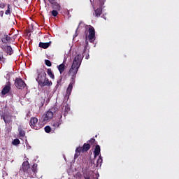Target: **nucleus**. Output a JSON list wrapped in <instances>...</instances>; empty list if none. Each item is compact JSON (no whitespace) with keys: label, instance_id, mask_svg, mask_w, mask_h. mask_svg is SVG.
<instances>
[{"label":"nucleus","instance_id":"f257e3e1","mask_svg":"<svg viewBox=\"0 0 179 179\" xmlns=\"http://www.w3.org/2000/svg\"><path fill=\"white\" fill-rule=\"evenodd\" d=\"M81 64L82 55H77L75 57L71 67L69 71V76H71V80L67 87L66 94L64 96V101L65 100H69V96H71V93H72V89H73V85H75L76 82L75 79H76V75L78 74V71H79V68H80Z\"/></svg>","mask_w":179,"mask_h":179},{"label":"nucleus","instance_id":"f03ea898","mask_svg":"<svg viewBox=\"0 0 179 179\" xmlns=\"http://www.w3.org/2000/svg\"><path fill=\"white\" fill-rule=\"evenodd\" d=\"M37 75L36 82H38V88L43 89L45 86V66L44 63H41L37 69Z\"/></svg>","mask_w":179,"mask_h":179},{"label":"nucleus","instance_id":"7ed1b4c3","mask_svg":"<svg viewBox=\"0 0 179 179\" xmlns=\"http://www.w3.org/2000/svg\"><path fill=\"white\" fill-rule=\"evenodd\" d=\"M20 171L24 174H27V176H30V177H36V174L37 173V164H34L31 169L30 168V164H29V161H25L22 163V168L20 170Z\"/></svg>","mask_w":179,"mask_h":179},{"label":"nucleus","instance_id":"20e7f679","mask_svg":"<svg viewBox=\"0 0 179 179\" xmlns=\"http://www.w3.org/2000/svg\"><path fill=\"white\" fill-rule=\"evenodd\" d=\"M86 31H88V38L90 43H93L94 41V38H96V31L94 30V27L92 25H86L85 26Z\"/></svg>","mask_w":179,"mask_h":179},{"label":"nucleus","instance_id":"39448f33","mask_svg":"<svg viewBox=\"0 0 179 179\" xmlns=\"http://www.w3.org/2000/svg\"><path fill=\"white\" fill-rule=\"evenodd\" d=\"M0 48L6 54V55H12L13 54V49L11 45L8 44H1Z\"/></svg>","mask_w":179,"mask_h":179},{"label":"nucleus","instance_id":"423d86ee","mask_svg":"<svg viewBox=\"0 0 179 179\" xmlns=\"http://www.w3.org/2000/svg\"><path fill=\"white\" fill-rule=\"evenodd\" d=\"M99 8L96 9L94 10L95 16L96 17H100L101 15V13H103V6L104 5V2H106V0H99Z\"/></svg>","mask_w":179,"mask_h":179},{"label":"nucleus","instance_id":"0eeeda50","mask_svg":"<svg viewBox=\"0 0 179 179\" xmlns=\"http://www.w3.org/2000/svg\"><path fill=\"white\" fill-rule=\"evenodd\" d=\"M15 85L17 89H24V87L27 86L26 83L22 78H16L15 80Z\"/></svg>","mask_w":179,"mask_h":179},{"label":"nucleus","instance_id":"6e6552de","mask_svg":"<svg viewBox=\"0 0 179 179\" xmlns=\"http://www.w3.org/2000/svg\"><path fill=\"white\" fill-rule=\"evenodd\" d=\"M1 40L3 44H9L10 41H12V38L8 35V34L3 32L1 34Z\"/></svg>","mask_w":179,"mask_h":179},{"label":"nucleus","instance_id":"1a4fd4ad","mask_svg":"<svg viewBox=\"0 0 179 179\" xmlns=\"http://www.w3.org/2000/svg\"><path fill=\"white\" fill-rule=\"evenodd\" d=\"M12 85L10 84V83L6 82L5 86L3 87L2 90H1V94H3V96H5V94H8V93H9V92H10V89H12Z\"/></svg>","mask_w":179,"mask_h":179},{"label":"nucleus","instance_id":"9d476101","mask_svg":"<svg viewBox=\"0 0 179 179\" xmlns=\"http://www.w3.org/2000/svg\"><path fill=\"white\" fill-rule=\"evenodd\" d=\"M37 122H38V120L36 117H32L29 123L31 128H33L34 129H40V128L37 127Z\"/></svg>","mask_w":179,"mask_h":179},{"label":"nucleus","instance_id":"9b49d317","mask_svg":"<svg viewBox=\"0 0 179 179\" xmlns=\"http://www.w3.org/2000/svg\"><path fill=\"white\" fill-rule=\"evenodd\" d=\"M1 118L3 120L5 124H10L12 122V116L8 113L1 115Z\"/></svg>","mask_w":179,"mask_h":179},{"label":"nucleus","instance_id":"f8f14e48","mask_svg":"<svg viewBox=\"0 0 179 179\" xmlns=\"http://www.w3.org/2000/svg\"><path fill=\"white\" fill-rule=\"evenodd\" d=\"M91 163L92 164H94V169L96 167H99V166H101V164L103 163V157H101V155H100L96 164H94V160H92Z\"/></svg>","mask_w":179,"mask_h":179},{"label":"nucleus","instance_id":"ddd939ff","mask_svg":"<svg viewBox=\"0 0 179 179\" xmlns=\"http://www.w3.org/2000/svg\"><path fill=\"white\" fill-rule=\"evenodd\" d=\"M54 117V113L51 110H48L45 114V121H50Z\"/></svg>","mask_w":179,"mask_h":179},{"label":"nucleus","instance_id":"4468645a","mask_svg":"<svg viewBox=\"0 0 179 179\" xmlns=\"http://www.w3.org/2000/svg\"><path fill=\"white\" fill-rule=\"evenodd\" d=\"M100 152H101L100 145H96L95 146L94 151V157H97V156L100 155Z\"/></svg>","mask_w":179,"mask_h":179},{"label":"nucleus","instance_id":"2eb2a0df","mask_svg":"<svg viewBox=\"0 0 179 179\" xmlns=\"http://www.w3.org/2000/svg\"><path fill=\"white\" fill-rule=\"evenodd\" d=\"M57 69L61 74L64 73V71H65V64L62 63L60 65L57 66Z\"/></svg>","mask_w":179,"mask_h":179},{"label":"nucleus","instance_id":"dca6fc26","mask_svg":"<svg viewBox=\"0 0 179 179\" xmlns=\"http://www.w3.org/2000/svg\"><path fill=\"white\" fill-rule=\"evenodd\" d=\"M85 55V59H89V53H87V48L85 46L83 53V57L82 59H83V57Z\"/></svg>","mask_w":179,"mask_h":179},{"label":"nucleus","instance_id":"f3484780","mask_svg":"<svg viewBox=\"0 0 179 179\" xmlns=\"http://www.w3.org/2000/svg\"><path fill=\"white\" fill-rule=\"evenodd\" d=\"M83 152H87L90 149V143H84L83 145Z\"/></svg>","mask_w":179,"mask_h":179},{"label":"nucleus","instance_id":"a211bd4d","mask_svg":"<svg viewBox=\"0 0 179 179\" xmlns=\"http://www.w3.org/2000/svg\"><path fill=\"white\" fill-rule=\"evenodd\" d=\"M52 6L53 9H55L56 10H59L61 9V6L57 2L52 3Z\"/></svg>","mask_w":179,"mask_h":179},{"label":"nucleus","instance_id":"6ab92c4d","mask_svg":"<svg viewBox=\"0 0 179 179\" xmlns=\"http://www.w3.org/2000/svg\"><path fill=\"white\" fill-rule=\"evenodd\" d=\"M47 73L51 79H55V76L54 75V73H52V70H51V69H48Z\"/></svg>","mask_w":179,"mask_h":179},{"label":"nucleus","instance_id":"aec40b11","mask_svg":"<svg viewBox=\"0 0 179 179\" xmlns=\"http://www.w3.org/2000/svg\"><path fill=\"white\" fill-rule=\"evenodd\" d=\"M83 152V147H78L76 148V154L75 155V157H76V155L77 156H79V155H80V152Z\"/></svg>","mask_w":179,"mask_h":179},{"label":"nucleus","instance_id":"412c9836","mask_svg":"<svg viewBox=\"0 0 179 179\" xmlns=\"http://www.w3.org/2000/svg\"><path fill=\"white\" fill-rule=\"evenodd\" d=\"M18 131H19L20 136H22V138L23 136H24V135H26V131L22 129V127L18 128Z\"/></svg>","mask_w":179,"mask_h":179},{"label":"nucleus","instance_id":"4be33fe9","mask_svg":"<svg viewBox=\"0 0 179 179\" xmlns=\"http://www.w3.org/2000/svg\"><path fill=\"white\" fill-rule=\"evenodd\" d=\"M87 143H90V145H97V142L96 141V139L91 138L90 141H87Z\"/></svg>","mask_w":179,"mask_h":179},{"label":"nucleus","instance_id":"5701e85b","mask_svg":"<svg viewBox=\"0 0 179 179\" xmlns=\"http://www.w3.org/2000/svg\"><path fill=\"white\" fill-rule=\"evenodd\" d=\"M12 144L14 145V146H17V145H20V140L15 138L13 141Z\"/></svg>","mask_w":179,"mask_h":179},{"label":"nucleus","instance_id":"b1692460","mask_svg":"<svg viewBox=\"0 0 179 179\" xmlns=\"http://www.w3.org/2000/svg\"><path fill=\"white\" fill-rule=\"evenodd\" d=\"M5 57H3V52H0V62H5Z\"/></svg>","mask_w":179,"mask_h":179},{"label":"nucleus","instance_id":"393cba45","mask_svg":"<svg viewBox=\"0 0 179 179\" xmlns=\"http://www.w3.org/2000/svg\"><path fill=\"white\" fill-rule=\"evenodd\" d=\"M38 47H40V48H43V50H45V43L40 42Z\"/></svg>","mask_w":179,"mask_h":179},{"label":"nucleus","instance_id":"a878e982","mask_svg":"<svg viewBox=\"0 0 179 179\" xmlns=\"http://www.w3.org/2000/svg\"><path fill=\"white\" fill-rule=\"evenodd\" d=\"M52 85V82L50 81L48 78L45 80V86H51Z\"/></svg>","mask_w":179,"mask_h":179},{"label":"nucleus","instance_id":"bb28decb","mask_svg":"<svg viewBox=\"0 0 179 179\" xmlns=\"http://www.w3.org/2000/svg\"><path fill=\"white\" fill-rule=\"evenodd\" d=\"M45 65L47 66H52V64L51 63V61L46 59L45 60Z\"/></svg>","mask_w":179,"mask_h":179},{"label":"nucleus","instance_id":"cd10ccee","mask_svg":"<svg viewBox=\"0 0 179 179\" xmlns=\"http://www.w3.org/2000/svg\"><path fill=\"white\" fill-rule=\"evenodd\" d=\"M45 132L47 134H50V132H51V127L50 126H46L45 127Z\"/></svg>","mask_w":179,"mask_h":179},{"label":"nucleus","instance_id":"c85d7f7f","mask_svg":"<svg viewBox=\"0 0 179 179\" xmlns=\"http://www.w3.org/2000/svg\"><path fill=\"white\" fill-rule=\"evenodd\" d=\"M52 15L55 17V16H57L58 15V11L57 10H53L52 11Z\"/></svg>","mask_w":179,"mask_h":179},{"label":"nucleus","instance_id":"c756f323","mask_svg":"<svg viewBox=\"0 0 179 179\" xmlns=\"http://www.w3.org/2000/svg\"><path fill=\"white\" fill-rule=\"evenodd\" d=\"M69 110H71V108H69V105L66 104V106H65V108H64L65 113H68V111H69Z\"/></svg>","mask_w":179,"mask_h":179},{"label":"nucleus","instance_id":"7c9ffc66","mask_svg":"<svg viewBox=\"0 0 179 179\" xmlns=\"http://www.w3.org/2000/svg\"><path fill=\"white\" fill-rule=\"evenodd\" d=\"M2 177L3 179H5L6 177H8V173H6V171H3Z\"/></svg>","mask_w":179,"mask_h":179},{"label":"nucleus","instance_id":"2f4dec72","mask_svg":"<svg viewBox=\"0 0 179 179\" xmlns=\"http://www.w3.org/2000/svg\"><path fill=\"white\" fill-rule=\"evenodd\" d=\"M51 41H50L49 42H46L45 43V48H48V47H50L51 45Z\"/></svg>","mask_w":179,"mask_h":179},{"label":"nucleus","instance_id":"473e14b6","mask_svg":"<svg viewBox=\"0 0 179 179\" xmlns=\"http://www.w3.org/2000/svg\"><path fill=\"white\" fill-rule=\"evenodd\" d=\"M5 6H6V4H5V3H0V8H1V9L5 8Z\"/></svg>","mask_w":179,"mask_h":179},{"label":"nucleus","instance_id":"72a5a7b5","mask_svg":"<svg viewBox=\"0 0 179 179\" xmlns=\"http://www.w3.org/2000/svg\"><path fill=\"white\" fill-rule=\"evenodd\" d=\"M12 10H9V9H7L6 11H5V15H10V11Z\"/></svg>","mask_w":179,"mask_h":179},{"label":"nucleus","instance_id":"f704fd0d","mask_svg":"<svg viewBox=\"0 0 179 179\" xmlns=\"http://www.w3.org/2000/svg\"><path fill=\"white\" fill-rule=\"evenodd\" d=\"M3 13H4L3 10L0 11V16H1V17H3Z\"/></svg>","mask_w":179,"mask_h":179},{"label":"nucleus","instance_id":"c9c22d12","mask_svg":"<svg viewBox=\"0 0 179 179\" xmlns=\"http://www.w3.org/2000/svg\"><path fill=\"white\" fill-rule=\"evenodd\" d=\"M53 127H59V122H57V123H55L53 124Z\"/></svg>","mask_w":179,"mask_h":179},{"label":"nucleus","instance_id":"e433bc0d","mask_svg":"<svg viewBox=\"0 0 179 179\" xmlns=\"http://www.w3.org/2000/svg\"><path fill=\"white\" fill-rule=\"evenodd\" d=\"M7 9L12 10V8H10V4H8Z\"/></svg>","mask_w":179,"mask_h":179},{"label":"nucleus","instance_id":"4c0bfd02","mask_svg":"<svg viewBox=\"0 0 179 179\" xmlns=\"http://www.w3.org/2000/svg\"><path fill=\"white\" fill-rule=\"evenodd\" d=\"M49 1V2L51 3V4H52V3H54L55 2V0H48Z\"/></svg>","mask_w":179,"mask_h":179},{"label":"nucleus","instance_id":"58836bf2","mask_svg":"<svg viewBox=\"0 0 179 179\" xmlns=\"http://www.w3.org/2000/svg\"><path fill=\"white\" fill-rule=\"evenodd\" d=\"M81 24H83V22L82 21H80V22H79L78 29L80 27V25H81Z\"/></svg>","mask_w":179,"mask_h":179},{"label":"nucleus","instance_id":"ea45409f","mask_svg":"<svg viewBox=\"0 0 179 179\" xmlns=\"http://www.w3.org/2000/svg\"><path fill=\"white\" fill-rule=\"evenodd\" d=\"M27 145H29V143H27V149H31V147L30 145H28V146H27Z\"/></svg>","mask_w":179,"mask_h":179},{"label":"nucleus","instance_id":"a19ab883","mask_svg":"<svg viewBox=\"0 0 179 179\" xmlns=\"http://www.w3.org/2000/svg\"><path fill=\"white\" fill-rule=\"evenodd\" d=\"M61 80H62L61 79L57 80V85H61Z\"/></svg>","mask_w":179,"mask_h":179},{"label":"nucleus","instance_id":"79ce46f5","mask_svg":"<svg viewBox=\"0 0 179 179\" xmlns=\"http://www.w3.org/2000/svg\"><path fill=\"white\" fill-rule=\"evenodd\" d=\"M42 121H45V116H43Z\"/></svg>","mask_w":179,"mask_h":179},{"label":"nucleus","instance_id":"37998d69","mask_svg":"<svg viewBox=\"0 0 179 179\" xmlns=\"http://www.w3.org/2000/svg\"><path fill=\"white\" fill-rule=\"evenodd\" d=\"M32 29L30 31H33V30H34V27L33 25H31Z\"/></svg>","mask_w":179,"mask_h":179},{"label":"nucleus","instance_id":"c03bdc74","mask_svg":"<svg viewBox=\"0 0 179 179\" xmlns=\"http://www.w3.org/2000/svg\"><path fill=\"white\" fill-rule=\"evenodd\" d=\"M46 37H51V35L50 34H48V35H46Z\"/></svg>","mask_w":179,"mask_h":179},{"label":"nucleus","instance_id":"a18cd8bd","mask_svg":"<svg viewBox=\"0 0 179 179\" xmlns=\"http://www.w3.org/2000/svg\"><path fill=\"white\" fill-rule=\"evenodd\" d=\"M85 179H90L89 177H85Z\"/></svg>","mask_w":179,"mask_h":179},{"label":"nucleus","instance_id":"49530a36","mask_svg":"<svg viewBox=\"0 0 179 179\" xmlns=\"http://www.w3.org/2000/svg\"><path fill=\"white\" fill-rule=\"evenodd\" d=\"M44 106V103H41V107H43Z\"/></svg>","mask_w":179,"mask_h":179},{"label":"nucleus","instance_id":"de8ad7c7","mask_svg":"<svg viewBox=\"0 0 179 179\" xmlns=\"http://www.w3.org/2000/svg\"><path fill=\"white\" fill-rule=\"evenodd\" d=\"M60 118H62V115H61Z\"/></svg>","mask_w":179,"mask_h":179},{"label":"nucleus","instance_id":"09e8293b","mask_svg":"<svg viewBox=\"0 0 179 179\" xmlns=\"http://www.w3.org/2000/svg\"><path fill=\"white\" fill-rule=\"evenodd\" d=\"M14 1V2H16V1H17V0H13Z\"/></svg>","mask_w":179,"mask_h":179},{"label":"nucleus","instance_id":"8fccbe9b","mask_svg":"<svg viewBox=\"0 0 179 179\" xmlns=\"http://www.w3.org/2000/svg\"><path fill=\"white\" fill-rule=\"evenodd\" d=\"M86 38H87V34H86Z\"/></svg>","mask_w":179,"mask_h":179},{"label":"nucleus","instance_id":"3c124183","mask_svg":"<svg viewBox=\"0 0 179 179\" xmlns=\"http://www.w3.org/2000/svg\"><path fill=\"white\" fill-rule=\"evenodd\" d=\"M43 2H45V0H43Z\"/></svg>","mask_w":179,"mask_h":179},{"label":"nucleus","instance_id":"603ef678","mask_svg":"<svg viewBox=\"0 0 179 179\" xmlns=\"http://www.w3.org/2000/svg\"><path fill=\"white\" fill-rule=\"evenodd\" d=\"M44 129L45 130V127H44Z\"/></svg>","mask_w":179,"mask_h":179}]
</instances>
